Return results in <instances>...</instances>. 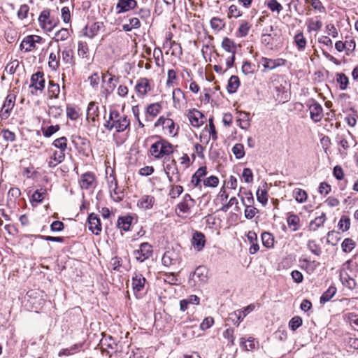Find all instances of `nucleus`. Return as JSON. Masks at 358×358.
Segmentation results:
<instances>
[{"label": "nucleus", "instance_id": "f257e3e1", "mask_svg": "<svg viewBox=\"0 0 358 358\" xmlns=\"http://www.w3.org/2000/svg\"><path fill=\"white\" fill-rule=\"evenodd\" d=\"M208 269L204 266H199L194 271L190 273L188 282L191 286H200L206 282L208 280Z\"/></svg>", "mask_w": 358, "mask_h": 358}, {"label": "nucleus", "instance_id": "f03ea898", "mask_svg": "<svg viewBox=\"0 0 358 358\" xmlns=\"http://www.w3.org/2000/svg\"><path fill=\"white\" fill-rule=\"evenodd\" d=\"M117 80L114 76L106 73L102 76V93L107 98L109 94L113 93L116 87Z\"/></svg>", "mask_w": 358, "mask_h": 358}, {"label": "nucleus", "instance_id": "7ed1b4c3", "mask_svg": "<svg viewBox=\"0 0 358 358\" xmlns=\"http://www.w3.org/2000/svg\"><path fill=\"white\" fill-rule=\"evenodd\" d=\"M15 101V95L9 94L7 95L6 100L2 106L0 117L2 120H6L10 114Z\"/></svg>", "mask_w": 358, "mask_h": 358}, {"label": "nucleus", "instance_id": "20e7f679", "mask_svg": "<svg viewBox=\"0 0 358 358\" xmlns=\"http://www.w3.org/2000/svg\"><path fill=\"white\" fill-rule=\"evenodd\" d=\"M129 125V120L127 119L126 115H122V117H120L117 121L115 123H111L110 121H106L104 124V127L107 128L108 130H112L113 128H115L117 132H121L124 131Z\"/></svg>", "mask_w": 358, "mask_h": 358}, {"label": "nucleus", "instance_id": "39448f33", "mask_svg": "<svg viewBox=\"0 0 358 358\" xmlns=\"http://www.w3.org/2000/svg\"><path fill=\"white\" fill-rule=\"evenodd\" d=\"M29 88H34L36 91H43L45 87V78L43 71H37L31 77Z\"/></svg>", "mask_w": 358, "mask_h": 358}, {"label": "nucleus", "instance_id": "423d86ee", "mask_svg": "<svg viewBox=\"0 0 358 358\" xmlns=\"http://www.w3.org/2000/svg\"><path fill=\"white\" fill-rule=\"evenodd\" d=\"M152 252L151 245L148 243H141L140 248L136 250V260L143 262L151 255Z\"/></svg>", "mask_w": 358, "mask_h": 358}, {"label": "nucleus", "instance_id": "0eeeda50", "mask_svg": "<svg viewBox=\"0 0 358 358\" xmlns=\"http://www.w3.org/2000/svg\"><path fill=\"white\" fill-rule=\"evenodd\" d=\"M87 224L89 225V230L94 234L99 235L101 231V224L98 215L94 213L88 215Z\"/></svg>", "mask_w": 358, "mask_h": 358}, {"label": "nucleus", "instance_id": "6e6552de", "mask_svg": "<svg viewBox=\"0 0 358 358\" xmlns=\"http://www.w3.org/2000/svg\"><path fill=\"white\" fill-rule=\"evenodd\" d=\"M313 103L309 106L310 116L314 122H319L323 117V109L318 102L315 100H313Z\"/></svg>", "mask_w": 358, "mask_h": 358}, {"label": "nucleus", "instance_id": "1a4fd4ad", "mask_svg": "<svg viewBox=\"0 0 358 358\" xmlns=\"http://www.w3.org/2000/svg\"><path fill=\"white\" fill-rule=\"evenodd\" d=\"M188 118L193 127H199L203 124V118L205 117L204 115L197 109H192L188 113Z\"/></svg>", "mask_w": 358, "mask_h": 358}, {"label": "nucleus", "instance_id": "9d476101", "mask_svg": "<svg viewBox=\"0 0 358 358\" xmlns=\"http://www.w3.org/2000/svg\"><path fill=\"white\" fill-rule=\"evenodd\" d=\"M206 237L205 235L201 232L196 231L192 236V245L194 248L197 251H201L205 246Z\"/></svg>", "mask_w": 358, "mask_h": 358}, {"label": "nucleus", "instance_id": "9b49d317", "mask_svg": "<svg viewBox=\"0 0 358 358\" xmlns=\"http://www.w3.org/2000/svg\"><path fill=\"white\" fill-rule=\"evenodd\" d=\"M109 185L110 196L114 201H120L123 197V192L117 190V181L115 178H113L110 181H108Z\"/></svg>", "mask_w": 358, "mask_h": 358}, {"label": "nucleus", "instance_id": "f8f14e48", "mask_svg": "<svg viewBox=\"0 0 358 358\" xmlns=\"http://www.w3.org/2000/svg\"><path fill=\"white\" fill-rule=\"evenodd\" d=\"M95 180L94 175L91 172L83 174L80 180V185L82 189H87L91 187Z\"/></svg>", "mask_w": 358, "mask_h": 358}, {"label": "nucleus", "instance_id": "ddd939ff", "mask_svg": "<svg viewBox=\"0 0 358 358\" xmlns=\"http://www.w3.org/2000/svg\"><path fill=\"white\" fill-rule=\"evenodd\" d=\"M207 174V168L206 166H201L197 171L192 175L191 182L194 185V187L199 188L201 187V178L205 176Z\"/></svg>", "mask_w": 358, "mask_h": 358}, {"label": "nucleus", "instance_id": "4468645a", "mask_svg": "<svg viewBox=\"0 0 358 358\" xmlns=\"http://www.w3.org/2000/svg\"><path fill=\"white\" fill-rule=\"evenodd\" d=\"M151 90L149 80L147 78H140L136 85V92L140 95H145Z\"/></svg>", "mask_w": 358, "mask_h": 358}, {"label": "nucleus", "instance_id": "2eb2a0df", "mask_svg": "<svg viewBox=\"0 0 358 358\" xmlns=\"http://www.w3.org/2000/svg\"><path fill=\"white\" fill-rule=\"evenodd\" d=\"M133 221V217L131 215L119 217L117 222V227L120 229L128 231L130 230Z\"/></svg>", "mask_w": 358, "mask_h": 358}, {"label": "nucleus", "instance_id": "dca6fc26", "mask_svg": "<svg viewBox=\"0 0 358 358\" xmlns=\"http://www.w3.org/2000/svg\"><path fill=\"white\" fill-rule=\"evenodd\" d=\"M247 238L251 245L249 249L250 253L252 255L255 254L259 250V246L257 243V234L253 231H250L247 234Z\"/></svg>", "mask_w": 358, "mask_h": 358}, {"label": "nucleus", "instance_id": "f3484780", "mask_svg": "<svg viewBox=\"0 0 358 358\" xmlns=\"http://www.w3.org/2000/svg\"><path fill=\"white\" fill-rule=\"evenodd\" d=\"M164 171L166 175H171L173 177H176V182L180 181V173L176 162L174 159H173L170 164H168L164 166Z\"/></svg>", "mask_w": 358, "mask_h": 358}, {"label": "nucleus", "instance_id": "a211bd4d", "mask_svg": "<svg viewBox=\"0 0 358 358\" xmlns=\"http://www.w3.org/2000/svg\"><path fill=\"white\" fill-rule=\"evenodd\" d=\"M221 47L227 52L231 55H236L237 44L234 40L224 37L222 41Z\"/></svg>", "mask_w": 358, "mask_h": 358}, {"label": "nucleus", "instance_id": "6ab92c4d", "mask_svg": "<svg viewBox=\"0 0 358 358\" xmlns=\"http://www.w3.org/2000/svg\"><path fill=\"white\" fill-rule=\"evenodd\" d=\"M155 201L154 196L144 195L138 201L137 206L145 210L150 209L152 208Z\"/></svg>", "mask_w": 358, "mask_h": 358}, {"label": "nucleus", "instance_id": "aec40b11", "mask_svg": "<svg viewBox=\"0 0 358 358\" xmlns=\"http://www.w3.org/2000/svg\"><path fill=\"white\" fill-rule=\"evenodd\" d=\"M173 152L172 145L165 140L160 141V149L157 155H155L156 158H161L164 155H169Z\"/></svg>", "mask_w": 358, "mask_h": 358}, {"label": "nucleus", "instance_id": "412c9836", "mask_svg": "<svg viewBox=\"0 0 358 358\" xmlns=\"http://www.w3.org/2000/svg\"><path fill=\"white\" fill-rule=\"evenodd\" d=\"M99 111L97 104L91 101L87 109V119L91 120L93 122H96V118L99 117Z\"/></svg>", "mask_w": 358, "mask_h": 358}, {"label": "nucleus", "instance_id": "4be33fe9", "mask_svg": "<svg viewBox=\"0 0 358 358\" xmlns=\"http://www.w3.org/2000/svg\"><path fill=\"white\" fill-rule=\"evenodd\" d=\"M150 285L142 274L136 275V292L145 290V293L149 289Z\"/></svg>", "mask_w": 358, "mask_h": 358}, {"label": "nucleus", "instance_id": "5701e85b", "mask_svg": "<svg viewBox=\"0 0 358 358\" xmlns=\"http://www.w3.org/2000/svg\"><path fill=\"white\" fill-rule=\"evenodd\" d=\"M241 85L239 78L237 76H231L227 83V90L229 94H234L236 92L238 88Z\"/></svg>", "mask_w": 358, "mask_h": 358}, {"label": "nucleus", "instance_id": "b1692460", "mask_svg": "<svg viewBox=\"0 0 358 358\" xmlns=\"http://www.w3.org/2000/svg\"><path fill=\"white\" fill-rule=\"evenodd\" d=\"M336 292V287L334 285H331L320 296V303L324 304L329 301L335 296Z\"/></svg>", "mask_w": 358, "mask_h": 358}, {"label": "nucleus", "instance_id": "393cba45", "mask_svg": "<svg viewBox=\"0 0 358 358\" xmlns=\"http://www.w3.org/2000/svg\"><path fill=\"white\" fill-rule=\"evenodd\" d=\"M345 275L346 277L344 278L342 271L340 272L339 277L343 285L348 287L350 290L355 289L357 286L355 280L351 278L347 273H345Z\"/></svg>", "mask_w": 358, "mask_h": 358}, {"label": "nucleus", "instance_id": "a878e982", "mask_svg": "<svg viewBox=\"0 0 358 358\" xmlns=\"http://www.w3.org/2000/svg\"><path fill=\"white\" fill-rule=\"evenodd\" d=\"M262 60L264 62V67L265 69H269L271 70L279 66L280 65V62L284 64V62H285V60L283 59H272L266 57H262Z\"/></svg>", "mask_w": 358, "mask_h": 358}, {"label": "nucleus", "instance_id": "bb28decb", "mask_svg": "<svg viewBox=\"0 0 358 358\" xmlns=\"http://www.w3.org/2000/svg\"><path fill=\"white\" fill-rule=\"evenodd\" d=\"M287 222L289 227H293V231H296L299 229L300 218L297 215H295L293 213H289Z\"/></svg>", "mask_w": 358, "mask_h": 358}, {"label": "nucleus", "instance_id": "cd10ccee", "mask_svg": "<svg viewBox=\"0 0 358 358\" xmlns=\"http://www.w3.org/2000/svg\"><path fill=\"white\" fill-rule=\"evenodd\" d=\"M117 8L119 9L118 13L126 12L134 8V0H118Z\"/></svg>", "mask_w": 358, "mask_h": 358}, {"label": "nucleus", "instance_id": "c85d7f7f", "mask_svg": "<svg viewBox=\"0 0 358 358\" xmlns=\"http://www.w3.org/2000/svg\"><path fill=\"white\" fill-rule=\"evenodd\" d=\"M294 43L299 51H303L305 50L307 42L303 32H299L295 35L294 38Z\"/></svg>", "mask_w": 358, "mask_h": 358}, {"label": "nucleus", "instance_id": "c756f323", "mask_svg": "<svg viewBox=\"0 0 358 358\" xmlns=\"http://www.w3.org/2000/svg\"><path fill=\"white\" fill-rule=\"evenodd\" d=\"M35 38L32 36H26L20 45V50L24 49L25 52H30L33 48H35L34 42L33 39Z\"/></svg>", "mask_w": 358, "mask_h": 358}, {"label": "nucleus", "instance_id": "7c9ffc66", "mask_svg": "<svg viewBox=\"0 0 358 358\" xmlns=\"http://www.w3.org/2000/svg\"><path fill=\"white\" fill-rule=\"evenodd\" d=\"M175 252L173 251H166L164 252L162 258V262L164 266H169L170 265L174 264L176 262V259L174 258Z\"/></svg>", "mask_w": 358, "mask_h": 358}, {"label": "nucleus", "instance_id": "2f4dec72", "mask_svg": "<svg viewBox=\"0 0 358 358\" xmlns=\"http://www.w3.org/2000/svg\"><path fill=\"white\" fill-rule=\"evenodd\" d=\"M101 25L102 23L97 22H94L90 27L87 26L85 27L86 31L85 35L90 38H93L98 34Z\"/></svg>", "mask_w": 358, "mask_h": 358}, {"label": "nucleus", "instance_id": "473e14b6", "mask_svg": "<svg viewBox=\"0 0 358 358\" xmlns=\"http://www.w3.org/2000/svg\"><path fill=\"white\" fill-rule=\"evenodd\" d=\"M211 28L217 31L222 30L226 25L224 20L220 19L217 17H213L210 21Z\"/></svg>", "mask_w": 358, "mask_h": 358}, {"label": "nucleus", "instance_id": "72a5a7b5", "mask_svg": "<svg viewBox=\"0 0 358 358\" xmlns=\"http://www.w3.org/2000/svg\"><path fill=\"white\" fill-rule=\"evenodd\" d=\"M262 240L264 247L267 248H271L273 247L275 241L272 234L266 231L263 232L262 234Z\"/></svg>", "mask_w": 358, "mask_h": 358}, {"label": "nucleus", "instance_id": "f704fd0d", "mask_svg": "<svg viewBox=\"0 0 358 358\" xmlns=\"http://www.w3.org/2000/svg\"><path fill=\"white\" fill-rule=\"evenodd\" d=\"M356 246V243L350 238H346L341 243V248L343 252H350Z\"/></svg>", "mask_w": 358, "mask_h": 358}, {"label": "nucleus", "instance_id": "c9c22d12", "mask_svg": "<svg viewBox=\"0 0 358 358\" xmlns=\"http://www.w3.org/2000/svg\"><path fill=\"white\" fill-rule=\"evenodd\" d=\"M336 82L339 84V87L341 90H345L349 84V79L343 73H337Z\"/></svg>", "mask_w": 358, "mask_h": 358}, {"label": "nucleus", "instance_id": "e433bc0d", "mask_svg": "<svg viewBox=\"0 0 358 358\" xmlns=\"http://www.w3.org/2000/svg\"><path fill=\"white\" fill-rule=\"evenodd\" d=\"M48 92L50 98H57L60 92L59 85L50 80L49 82Z\"/></svg>", "mask_w": 358, "mask_h": 358}, {"label": "nucleus", "instance_id": "4c0bfd02", "mask_svg": "<svg viewBox=\"0 0 358 358\" xmlns=\"http://www.w3.org/2000/svg\"><path fill=\"white\" fill-rule=\"evenodd\" d=\"M340 235V232L336 231L334 230L329 231L327 234V243L329 244H331L334 246L336 245L338 243V242L341 240Z\"/></svg>", "mask_w": 358, "mask_h": 358}, {"label": "nucleus", "instance_id": "58836bf2", "mask_svg": "<svg viewBox=\"0 0 358 358\" xmlns=\"http://www.w3.org/2000/svg\"><path fill=\"white\" fill-rule=\"evenodd\" d=\"M293 194L294 196V198L296 201L298 203H303L307 200V193L305 190L300 189V188H296L293 191Z\"/></svg>", "mask_w": 358, "mask_h": 358}, {"label": "nucleus", "instance_id": "ea45409f", "mask_svg": "<svg viewBox=\"0 0 358 358\" xmlns=\"http://www.w3.org/2000/svg\"><path fill=\"white\" fill-rule=\"evenodd\" d=\"M265 4L272 12L280 13L282 10V5L277 0H266Z\"/></svg>", "mask_w": 358, "mask_h": 358}, {"label": "nucleus", "instance_id": "a19ab883", "mask_svg": "<svg viewBox=\"0 0 358 358\" xmlns=\"http://www.w3.org/2000/svg\"><path fill=\"white\" fill-rule=\"evenodd\" d=\"M240 118L238 126L243 129H247L250 126L249 113L246 112H240Z\"/></svg>", "mask_w": 358, "mask_h": 358}, {"label": "nucleus", "instance_id": "79ce46f5", "mask_svg": "<svg viewBox=\"0 0 358 358\" xmlns=\"http://www.w3.org/2000/svg\"><path fill=\"white\" fill-rule=\"evenodd\" d=\"M227 320L228 322H231L235 325L238 326L241 322L243 320V317H241V313L239 310H236L229 313Z\"/></svg>", "mask_w": 358, "mask_h": 358}, {"label": "nucleus", "instance_id": "37998d69", "mask_svg": "<svg viewBox=\"0 0 358 358\" xmlns=\"http://www.w3.org/2000/svg\"><path fill=\"white\" fill-rule=\"evenodd\" d=\"M308 249L314 255L320 256L322 254V249L314 240H309L307 243Z\"/></svg>", "mask_w": 358, "mask_h": 358}, {"label": "nucleus", "instance_id": "c03bdc74", "mask_svg": "<svg viewBox=\"0 0 358 358\" xmlns=\"http://www.w3.org/2000/svg\"><path fill=\"white\" fill-rule=\"evenodd\" d=\"M302 324V318L300 316H294L289 320L288 326L292 331H295Z\"/></svg>", "mask_w": 358, "mask_h": 358}, {"label": "nucleus", "instance_id": "a18cd8bd", "mask_svg": "<svg viewBox=\"0 0 358 358\" xmlns=\"http://www.w3.org/2000/svg\"><path fill=\"white\" fill-rule=\"evenodd\" d=\"M46 195L47 191L45 189H37L33 193L31 200L37 203H41Z\"/></svg>", "mask_w": 358, "mask_h": 358}, {"label": "nucleus", "instance_id": "49530a36", "mask_svg": "<svg viewBox=\"0 0 358 358\" xmlns=\"http://www.w3.org/2000/svg\"><path fill=\"white\" fill-rule=\"evenodd\" d=\"M78 139L80 141V145L77 148L78 152L83 155H87V152L90 150V141L85 138L78 137Z\"/></svg>", "mask_w": 358, "mask_h": 358}, {"label": "nucleus", "instance_id": "de8ad7c7", "mask_svg": "<svg viewBox=\"0 0 358 358\" xmlns=\"http://www.w3.org/2000/svg\"><path fill=\"white\" fill-rule=\"evenodd\" d=\"M339 229L343 231H346L350 229V219L347 215H342L340 221L338 224Z\"/></svg>", "mask_w": 358, "mask_h": 358}, {"label": "nucleus", "instance_id": "09e8293b", "mask_svg": "<svg viewBox=\"0 0 358 358\" xmlns=\"http://www.w3.org/2000/svg\"><path fill=\"white\" fill-rule=\"evenodd\" d=\"M251 25L246 21H243L238 29V36L245 37L248 34Z\"/></svg>", "mask_w": 358, "mask_h": 358}, {"label": "nucleus", "instance_id": "8fccbe9b", "mask_svg": "<svg viewBox=\"0 0 358 358\" xmlns=\"http://www.w3.org/2000/svg\"><path fill=\"white\" fill-rule=\"evenodd\" d=\"M232 152L236 158L240 159L245 155L244 146L241 143H236L232 148Z\"/></svg>", "mask_w": 358, "mask_h": 358}, {"label": "nucleus", "instance_id": "3c124183", "mask_svg": "<svg viewBox=\"0 0 358 358\" xmlns=\"http://www.w3.org/2000/svg\"><path fill=\"white\" fill-rule=\"evenodd\" d=\"M162 109V106L159 103L150 104L147 108V113L152 117H155L158 115Z\"/></svg>", "mask_w": 358, "mask_h": 358}, {"label": "nucleus", "instance_id": "603ef678", "mask_svg": "<svg viewBox=\"0 0 358 358\" xmlns=\"http://www.w3.org/2000/svg\"><path fill=\"white\" fill-rule=\"evenodd\" d=\"M52 145L59 150L65 151L67 148V138L65 136L58 138L53 141Z\"/></svg>", "mask_w": 358, "mask_h": 358}, {"label": "nucleus", "instance_id": "864d4df0", "mask_svg": "<svg viewBox=\"0 0 358 358\" xmlns=\"http://www.w3.org/2000/svg\"><path fill=\"white\" fill-rule=\"evenodd\" d=\"M48 66L53 71H56L59 68V60L53 52H51L49 55Z\"/></svg>", "mask_w": 358, "mask_h": 358}, {"label": "nucleus", "instance_id": "5fc2aeb1", "mask_svg": "<svg viewBox=\"0 0 358 358\" xmlns=\"http://www.w3.org/2000/svg\"><path fill=\"white\" fill-rule=\"evenodd\" d=\"M69 36V30L66 28H62L60 30L56 32L55 40V41H66Z\"/></svg>", "mask_w": 358, "mask_h": 358}, {"label": "nucleus", "instance_id": "6e6d98bb", "mask_svg": "<svg viewBox=\"0 0 358 358\" xmlns=\"http://www.w3.org/2000/svg\"><path fill=\"white\" fill-rule=\"evenodd\" d=\"M326 220V214L322 213L320 216L315 217V220H312L310 223V227H311L313 224L315 225V228L313 229L315 231L317 228L322 226Z\"/></svg>", "mask_w": 358, "mask_h": 358}, {"label": "nucleus", "instance_id": "4d7b16f0", "mask_svg": "<svg viewBox=\"0 0 358 358\" xmlns=\"http://www.w3.org/2000/svg\"><path fill=\"white\" fill-rule=\"evenodd\" d=\"M262 43L270 49H273V38L270 33H262Z\"/></svg>", "mask_w": 358, "mask_h": 358}, {"label": "nucleus", "instance_id": "13d9d810", "mask_svg": "<svg viewBox=\"0 0 358 358\" xmlns=\"http://www.w3.org/2000/svg\"><path fill=\"white\" fill-rule=\"evenodd\" d=\"M254 71L255 65L248 60L244 61L242 65V72L245 75H248L250 73H253Z\"/></svg>", "mask_w": 358, "mask_h": 358}, {"label": "nucleus", "instance_id": "bf43d9fd", "mask_svg": "<svg viewBox=\"0 0 358 358\" xmlns=\"http://www.w3.org/2000/svg\"><path fill=\"white\" fill-rule=\"evenodd\" d=\"M63 112L60 106H52L49 107L48 115L54 118L59 117Z\"/></svg>", "mask_w": 358, "mask_h": 358}, {"label": "nucleus", "instance_id": "052dcab7", "mask_svg": "<svg viewBox=\"0 0 358 358\" xmlns=\"http://www.w3.org/2000/svg\"><path fill=\"white\" fill-rule=\"evenodd\" d=\"M219 184V179L215 176H210L203 180V185L206 187H215Z\"/></svg>", "mask_w": 358, "mask_h": 358}, {"label": "nucleus", "instance_id": "680f3d73", "mask_svg": "<svg viewBox=\"0 0 358 358\" xmlns=\"http://www.w3.org/2000/svg\"><path fill=\"white\" fill-rule=\"evenodd\" d=\"M62 60L69 64L73 63V51L71 50H64L62 52Z\"/></svg>", "mask_w": 358, "mask_h": 358}, {"label": "nucleus", "instance_id": "e2e57ef3", "mask_svg": "<svg viewBox=\"0 0 358 358\" xmlns=\"http://www.w3.org/2000/svg\"><path fill=\"white\" fill-rule=\"evenodd\" d=\"M242 178L247 183H250L253 181V173L250 168H244L242 173Z\"/></svg>", "mask_w": 358, "mask_h": 358}, {"label": "nucleus", "instance_id": "0e129e2a", "mask_svg": "<svg viewBox=\"0 0 358 358\" xmlns=\"http://www.w3.org/2000/svg\"><path fill=\"white\" fill-rule=\"evenodd\" d=\"M59 129L60 127L58 124L49 126L45 130H43V136L46 138H49L59 131Z\"/></svg>", "mask_w": 358, "mask_h": 358}, {"label": "nucleus", "instance_id": "69168bd1", "mask_svg": "<svg viewBox=\"0 0 358 358\" xmlns=\"http://www.w3.org/2000/svg\"><path fill=\"white\" fill-rule=\"evenodd\" d=\"M256 194H257V201L259 203H262L263 205H266L267 203L268 198H267V191L266 190L258 189Z\"/></svg>", "mask_w": 358, "mask_h": 358}, {"label": "nucleus", "instance_id": "338daca9", "mask_svg": "<svg viewBox=\"0 0 358 358\" xmlns=\"http://www.w3.org/2000/svg\"><path fill=\"white\" fill-rule=\"evenodd\" d=\"M165 276L164 281L167 282L169 284L171 285H178V279L176 277V273H166L164 274Z\"/></svg>", "mask_w": 358, "mask_h": 358}, {"label": "nucleus", "instance_id": "774afa93", "mask_svg": "<svg viewBox=\"0 0 358 358\" xmlns=\"http://www.w3.org/2000/svg\"><path fill=\"white\" fill-rule=\"evenodd\" d=\"M346 317L349 322V323L352 326H356L355 329L358 331V317L357 315L355 313H349L346 315Z\"/></svg>", "mask_w": 358, "mask_h": 358}]
</instances>
